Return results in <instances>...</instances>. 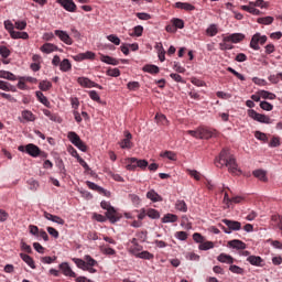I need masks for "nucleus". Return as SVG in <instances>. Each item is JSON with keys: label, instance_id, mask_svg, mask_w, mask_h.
Segmentation results:
<instances>
[{"label": "nucleus", "instance_id": "1", "mask_svg": "<svg viewBox=\"0 0 282 282\" xmlns=\"http://www.w3.org/2000/svg\"><path fill=\"white\" fill-rule=\"evenodd\" d=\"M216 166H226L231 175L241 173V171H239V165L237 164V159H235V155L230 154L228 149L221 150L218 159H216Z\"/></svg>", "mask_w": 282, "mask_h": 282}, {"label": "nucleus", "instance_id": "2", "mask_svg": "<svg viewBox=\"0 0 282 282\" xmlns=\"http://www.w3.org/2000/svg\"><path fill=\"white\" fill-rule=\"evenodd\" d=\"M223 224L226 225L227 227L219 224V228H221V230H224V232H226V235H230V232H232V230H241V223H239L237 220L223 219Z\"/></svg>", "mask_w": 282, "mask_h": 282}, {"label": "nucleus", "instance_id": "3", "mask_svg": "<svg viewBox=\"0 0 282 282\" xmlns=\"http://www.w3.org/2000/svg\"><path fill=\"white\" fill-rule=\"evenodd\" d=\"M129 164L126 166L127 171H135V169H147L149 166V161L147 160H138L135 158L128 159Z\"/></svg>", "mask_w": 282, "mask_h": 282}, {"label": "nucleus", "instance_id": "4", "mask_svg": "<svg viewBox=\"0 0 282 282\" xmlns=\"http://www.w3.org/2000/svg\"><path fill=\"white\" fill-rule=\"evenodd\" d=\"M248 116L249 118H252V120L261 122L262 124H272V119L269 116L261 115L257 112L254 109H249Z\"/></svg>", "mask_w": 282, "mask_h": 282}, {"label": "nucleus", "instance_id": "5", "mask_svg": "<svg viewBox=\"0 0 282 282\" xmlns=\"http://www.w3.org/2000/svg\"><path fill=\"white\" fill-rule=\"evenodd\" d=\"M268 41V36L262 35L261 33H256L252 37H251V42H250V47L251 50H254L256 52L261 50L260 45H265V42Z\"/></svg>", "mask_w": 282, "mask_h": 282}, {"label": "nucleus", "instance_id": "6", "mask_svg": "<svg viewBox=\"0 0 282 282\" xmlns=\"http://www.w3.org/2000/svg\"><path fill=\"white\" fill-rule=\"evenodd\" d=\"M54 34L55 36H58L59 41H62V43H65V45H73L74 40H72V36L67 34V31L55 30Z\"/></svg>", "mask_w": 282, "mask_h": 282}, {"label": "nucleus", "instance_id": "7", "mask_svg": "<svg viewBox=\"0 0 282 282\" xmlns=\"http://www.w3.org/2000/svg\"><path fill=\"white\" fill-rule=\"evenodd\" d=\"M198 134L199 140H210V138H215V135H217V130L200 127Z\"/></svg>", "mask_w": 282, "mask_h": 282}, {"label": "nucleus", "instance_id": "8", "mask_svg": "<svg viewBox=\"0 0 282 282\" xmlns=\"http://www.w3.org/2000/svg\"><path fill=\"white\" fill-rule=\"evenodd\" d=\"M57 3L66 10V12H76L77 8L74 0H57Z\"/></svg>", "mask_w": 282, "mask_h": 282}, {"label": "nucleus", "instance_id": "9", "mask_svg": "<svg viewBox=\"0 0 282 282\" xmlns=\"http://www.w3.org/2000/svg\"><path fill=\"white\" fill-rule=\"evenodd\" d=\"M133 135L129 131H124V139L119 142L121 149H132L133 148Z\"/></svg>", "mask_w": 282, "mask_h": 282}, {"label": "nucleus", "instance_id": "10", "mask_svg": "<svg viewBox=\"0 0 282 282\" xmlns=\"http://www.w3.org/2000/svg\"><path fill=\"white\" fill-rule=\"evenodd\" d=\"M74 61H77L80 63L82 61H94L96 58V53L88 51L86 53H79L75 56H73Z\"/></svg>", "mask_w": 282, "mask_h": 282}, {"label": "nucleus", "instance_id": "11", "mask_svg": "<svg viewBox=\"0 0 282 282\" xmlns=\"http://www.w3.org/2000/svg\"><path fill=\"white\" fill-rule=\"evenodd\" d=\"M106 217L109 219L110 224H116L117 221H120L122 216L116 210L115 207H112L106 212Z\"/></svg>", "mask_w": 282, "mask_h": 282}, {"label": "nucleus", "instance_id": "12", "mask_svg": "<svg viewBox=\"0 0 282 282\" xmlns=\"http://www.w3.org/2000/svg\"><path fill=\"white\" fill-rule=\"evenodd\" d=\"M25 152L31 155V158H39V155H41V148L36 144L29 143L25 145Z\"/></svg>", "mask_w": 282, "mask_h": 282}, {"label": "nucleus", "instance_id": "13", "mask_svg": "<svg viewBox=\"0 0 282 282\" xmlns=\"http://www.w3.org/2000/svg\"><path fill=\"white\" fill-rule=\"evenodd\" d=\"M86 185L88 186V188H90V191H96L100 195H105L106 197H109L110 195V193L107 189L102 188L101 186H98L94 182L87 181Z\"/></svg>", "mask_w": 282, "mask_h": 282}, {"label": "nucleus", "instance_id": "14", "mask_svg": "<svg viewBox=\"0 0 282 282\" xmlns=\"http://www.w3.org/2000/svg\"><path fill=\"white\" fill-rule=\"evenodd\" d=\"M59 269L62 270L65 276H70L73 279H76V272L72 270V268L67 262H63L62 264H59Z\"/></svg>", "mask_w": 282, "mask_h": 282}, {"label": "nucleus", "instance_id": "15", "mask_svg": "<svg viewBox=\"0 0 282 282\" xmlns=\"http://www.w3.org/2000/svg\"><path fill=\"white\" fill-rule=\"evenodd\" d=\"M44 217L48 221H53L54 224H58L59 226H65V220L61 218V216L52 215L47 212H44Z\"/></svg>", "mask_w": 282, "mask_h": 282}, {"label": "nucleus", "instance_id": "16", "mask_svg": "<svg viewBox=\"0 0 282 282\" xmlns=\"http://www.w3.org/2000/svg\"><path fill=\"white\" fill-rule=\"evenodd\" d=\"M246 39V35L241 33H234L229 36L224 37V41H229L230 43H241Z\"/></svg>", "mask_w": 282, "mask_h": 282}, {"label": "nucleus", "instance_id": "17", "mask_svg": "<svg viewBox=\"0 0 282 282\" xmlns=\"http://www.w3.org/2000/svg\"><path fill=\"white\" fill-rule=\"evenodd\" d=\"M99 61H101V63H106L107 65H120V59H116L105 54H100Z\"/></svg>", "mask_w": 282, "mask_h": 282}, {"label": "nucleus", "instance_id": "18", "mask_svg": "<svg viewBox=\"0 0 282 282\" xmlns=\"http://www.w3.org/2000/svg\"><path fill=\"white\" fill-rule=\"evenodd\" d=\"M229 248H234L235 250H246V242L234 239L231 241H228Z\"/></svg>", "mask_w": 282, "mask_h": 282}, {"label": "nucleus", "instance_id": "19", "mask_svg": "<svg viewBox=\"0 0 282 282\" xmlns=\"http://www.w3.org/2000/svg\"><path fill=\"white\" fill-rule=\"evenodd\" d=\"M40 50L44 54H52V52H58V46H56L53 43H45L44 45L41 46Z\"/></svg>", "mask_w": 282, "mask_h": 282}, {"label": "nucleus", "instance_id": "20", "mask_svg": "<svg viewBox=\"0 0 282 282\" xmlns=\"http://www.w3.org/2000/svg\"><path fill=\"white\" fill-rule=\"evenodd\" d=\"M147 198L150 199L151 202H163V198L160 194H158V192H155V189H150L147 193Z\"/></svg>", "mask_w": 282, "mask_h": 282}, {"label": "nucleus", "instance_id": "21", "mask_svg": "<svg viewBox=\"0 0 282 282\" xmlns=\"http://www.w3.org/2000/svg\"><path fill=\"white\" fill-rule=\"evenodd\" d=\"M20 258L24 263L29 265L32 270H36V264H34V259L25 253H20Z\"/></svg>", "mask_w": 282, "mask_h": 282}, {"label": "nucleus", "instance_id": "22", "mask_svg": "<svg viewBox=\"0 0 282 282\" xmlns=\"http://www.w3.org/2000/svg\"><path fill=\"white\" fill-rule=\"evenodd\" d=\"M77 83L80 85V87H86L88 89L94 87V82L87 77H78Z\"/></svg>", "mask_w": 282, "mask_h": 282}, {"label": "nucleus", "instance_id": "23", "mask_svg": "<svg viewBox=\"0 0 282 282\" xmlns=\"http://www.w3.org/2000/svg\"><path fill=\"white\" fill-rule=\"evenodd\" d=\"M217 260L220 262V263H228L229 265H232V263H235V258H232L231 256H228L226 253H220L218 257H217Z\"/></svg>", "mask_w": 282, "mask_h": 282}, {"label": "nucleus", "instance_id": "24", "mask_svg": "<svg viewBox=\"0 0 282 282\" xmlns=\"http://www.w3.org/2000/svg\"><path fill=\"white\" fill-rule=\"evenodd\" d=\"M43 113L44 116H46L47 118H50V120H52V122H63V119H61V117L56 113H52V111H50L48 109H43Z\"/></svg>", "mask_w": 282, "mask_h": 282}, {"label": "nucleus", "instance_id": "25", "mask_svg": "<svg viewBox=\"0 0 282 282\" xmlns=\"http://www.w3.org/2000/svg\"><path fill=\"white\" fill-rule=\"evenodd\" d=\"M175 8H178L180 10H186V12H193V10H195V6L188 2H176Z\"/></svg>", "mask_w": 282, "mask_h": 282}, {"label": "nucleus", "instance_id": "26", "mask_svg": "<svg viewBox=\"0 0 282 282\" xmlns=\"http://www.w3.org/2000/svg\"><path fill=\"white\" fill-rule=\"evenodd\" d=\"M247 261L251 263V265H257L258 268H261V263H263V259H261L259 256H249Z\"/></svg>", "mask_w": 282, "mask_h": 282}, {"label": "nucleus", "instance_id": "27", "mask_svg": "<svg viewBox=\"0 0 282 282\" xmlns=\"http://www.w3.org/2000/svg\"><path fill=\"white\" fill-rule=\"evenodd\" d=\"M21 116L23 120H25L26 122H34V120H36V116L33 115V112L30 110H23L21 112Z\"/></svg>", "mask_w": 282, "mask_h": 282}, {"label": "nucleus", "instance_id": "28", "mask_svg": "<svg viewBox=\"0 0 282 282\" xmlns=\"http://www.w3.org/2000/svg\"><path fill=\"white\" fill-rule=\"evenodd\" d=\"M219 34V26L217 24H210L206 29V35L207 36H217Z\"/></svg>", "mask_w": 282, "mask_h": 282}, {"label": "nucleus", "instance_id": "29", "mask_svg": "<svg viewBox=\"0 0 282 282\" xmlns=\"http://www.w3.org/2000/svg\"><path fill=\"white\" fill-rule=\"evenodd\" d=\"M35 96H36L39 102L44 105V107H50V100H47V97H45V95H43V93L41 90H37L35 93Z\"/></svg>", "mask_w": 282, "mask_h": 282}, {"label": "nucleus", "instance_id": "30", "mask_svg": "<svg viewBox=\"0 0 282 282\" xmlns=\"http://www.w3.org/2000/svg\"><path fill=\"white\" fill-rule=\"evenodd\" d=\"M253 177H257L260 182H268L267 173L263 170L253 171Z\"/></svg>", "mask_w": 282, "mask_h": 282}, {"label": "nucleus", "instance_id": "31", "mask_svg": "<svg viewBox=\"0 0 282 282\" xmlns=\"http://www.w3.org/2000/svg\"><path fill=\"white\" fill-rule=\"evenodd\" d=\"M257 23H259L260 25H272V23H274V18L273 17L258 18Z\"/></svg>", "mask_w": 282, "mask_h": 282}, {"label": "nucleus", "instance_id": "32", "mask_svg": "<svg viewBox=\"0 0 282 282\" xmlns=\"http://www.w3.org/2000/svg\"><path fill=\"white\" fill-rule=\"evenodd\" d=\"M143 72H147L148 74H160V67L156 65L148 64L143 66Z\"/></svg>", "mask_w": 282, "mask_h": 282}, {"label": "nucleus", "instance_id": "33", "mask_svg": "<svg viewBox=\"0 0 282 282\" xmlns=\"http://www.w3.org/2000/svg\"><path fill=\"white\" fill-rule=\"evenodd\" d=\"M163 224H175V221H177V215L175 214H166L163 218H162Z\"/></svg>", "mask_w": 282, "mask_h": 282}, {"label": "nucleus", "instance_id": "34", "mask_svg": "<svg viewBox=\"0 0 282 282\" xmlns=\"http://www.w3.org/2000/svg\"><path fill=\"white\" fill-rule=\"evenodd\" d=\"M67 138H68L69 142H72V144H74V147L76 144H78V142L80 141V137L74 131L68 132Z\"/></svg>", "mask_w": 282, "mask_h": 282}, {"label": "nucleus", "instance_id": "35", "mask_svg": "<svg viewBox=\"0 0 282 282\" xmlns=\"http://www.w3.org/2000/svg\"><path fill=\"white\" fill-rule=\"evenodd\" d=\"M175 208H176V210H180L181 213L188 212V206L186 205V202H184V200H176Z\"/></svg>", "mask_w": 282, "mask_h": 282}, {"label": "nucleus", "instance_id": "36", "mask_svg": "<svg viewBox=\"0 0 282 282\" xmlns=\"http://www.w3.org/2000/svg\"><path fill=\"white\" fill-rule=\"evenodd\" d=\"M59 69L61 72H69L72 69V63L69 59L65 58L59 63Z\"/></svg>", "mask_w": 282, "mask_h": 282}, {"label": "nucleus", "instance_id": "37", "mask_svg": "<svg viewBox=\"0 0 282 282\" xmlns=\"http://www.w3.org/2000/svg\"><path fill=\"white\" fill-rule=\"evenodd\" d=\"M0 78H6V80H17V75L8 70H0Z\"/></svg>", "mask_w": 282, "mask_h": 282}, {"label": "nucleus", "instance_id": "38", "mask_svg": "<svg viewBox=\"0 0 282 282\" xmlns=\"http://www.w3.org/2000/svg\"><path fill=\"white\" fill-rule=\"evenodd\" d=\"M147 216L150 217V219H160V212H158L154 208L145 209Z\"/></svg>", "mask_w": 282, "mask_h": 282}, {"label": "nucleus", "instance_id": "39", "mask_svg": "<svg viewBox=\"0 0 282 282\" xmlns=\"http://www.w3.org/2000/svg\"><path fill=\"white\" fill-rule=\"evenodd\" d=\"M260 97L264 98V100H274V98H276V95L267 90H261Z\"/></svg>", "mask_w": 282, "mask_h": 282}, {"label": "nucleus", "instance_id": "40", "mask_svg": "<svg viewBox=\"0 0 282 282\" xmlns=\"http://www.w3.org/2000/svg\"><path fill=\"white\" fill-rule=\"evenodd\" d=\"M73 261L77 265V268H79L80 270L87 269V262L85 260L79 258H74Z\"/></svg>", "mask_w": 282, "mask_h": 282}, {"label": "nucleus", "instance_id": "41", "mask_svg": "<svg viewBox=\"0 0 282 282\" xmlns=\"http://www.w3.org/2000/svg\"><path fill=\"white\" fill-rule=\"evenodd\" d=\"M172 23L176 30H184V20L174 18L172 19Z\"/></svg>", "mask_w": 282, "mask_h": 282}, {"label": "nucleus", "instance_id": "42", "mask_svg": "<svg viewBox=\"0 0 282 282\" xmlns=\"http://www.w3.org/2000/svg\"><path fill=\"white\" fill-rule=\"evenodd\" d=\"M52 87L51 82L47 80H42L39 84V89H41V91H50V88Z\"/></svg>", "mask_w": 282, "mask_h": 282}, {"label": "nucleus", "instance_id": "43", "mask_svg": "<svg viewBox=\"0 0 282 282\" xmlns=\"http://www.w3.org/2000/svg\"><path fill=\"white\" fill-rule=\"evenodd\" d=\"M198 248L199 250H212V248H215V243L213 241H203Z\"/></svg>", "mask_w": 282, "mask_h": 282}, {"label": "nucleus", "instance_id": "44", "mask_svg": "<svg viewBox=\"0 0 282 282\" xmlns=\"http://www.w3.org/2000/svg\"><path fill=\"white\" fill-rule=\"evenodd\" d=\"M100 252H102V254L113 257V254H116V249L111 247H100Z\"/></svg>", "mask_w": 282, "mask_h": 282}, {"label": "nucleus", "instance_id": "45", "mask_svg": "<svg viewBox=\"0 0 282 282\" xmlns=\"http://www.w3.org/2000/svg\"><path fill=\"white\" fill-rule=\"evenodd\" d=\"M138 259H145L148 261H151V259H153V253L149 252V251H142L140 253L137 254Z\"/></svg>", "mask_w": 282, "mask_h": 282}, {"label": "nucleus", "instance_id": "46", "mask_svg": "<svg viewBox=\"0 0 282 282\" xmlns=\"http://www.w3.org/2000/svg\"><path fill=\"white\" fill-rule=\"evenodd\" d=\"M127 89H129V91H138V89H140V83L139 82H130L127 84Z\"/></svg>", "mask_w": 282, "mask_h": 282}, {"label": "nucleus", "instance_id": "47", "mask_svg": "<svg viewBox=\"0 0 282 282\" xmlns=\"http://www.w3.org/2000/svg\"><path fill=\"white\" fill-rule=\"evenodd\" d=\"M107 76H111L112 78H118L120 76V69L119 68H109L106 72Z\"/></svg>", "mask_w": 282, "mask_h": 282}, {"label": "nucleus", "instance_id": "48", "mask_svg": "<svg viewBox=\"0 0 282 282\" xmlns=\"http://www.w3.org/2000/svg\"><path fill=\"white\" fill-rule=\"evenodd\" d=\"M188 175H191V177H194V180H196L197 182H199V180H202V173H199L197 170H187Z\"/></svg>", "mask_w": 282, "mask_h": 282}, {"label": "nucleus", "instance_id": "49", "mask_svg": "<svg viewBox=\"0 0 282 282\" xmlns=\"http://www.w3.org/2000/svg\"><path fill=\"white\" fill-rule=\"evenodd\" d=\"M227 72H229L230 74H234V76H236V78H238L239 80H246V77L241 73L235 70V68L232 67H228Z\"/></svg>", "mask_w": 282, "mask_h": 282}, {"label": "nucleus", "instance_id": "50", "mask_svg": "<svg viewBox=\"0 0 282 282\" xmlns=\"http://www.w3.org/2000/svg\"><path fill=\"white\" fill-rule=\"evenodd\" d=\"M230 272H232L234 274H243V269L237 264H231L229 267Z\"/></svg>", "mask_w": 282, "mask_h": 282}, {"label": "nucleus", "instance_id": "51", "mask_svg": "<svg viewBox=\"0 0 282 282\" xmlns=\"http://www.w3.org/2000/svg\"><path fill=\"white\" fill-rule=\"evenodd\" d=\"M144 28L142 25H137L133 28V34H130V36H142Z\"/></svg>", "mask_w": 282, "mask_h": 282}, {"label": "nucleus", "instance_id": "52", "mask_svg": "<svg viewBox=\"0 0 282 282\" xmlns=\"http://www.w3.org/2000/svg\"><path fill=\"white\" fill-rule=\"evenodd\" d=\"M155 120H156L158 124H166V122H169V120H166V116H164L162 113H156Z\"/></svg>", "mask_w": 282, "mask_h": 282}, {"label": "nucleus", "instance_id": "53", "mask_svg": "<svg viewBox=\"0 0 282 282\" xmlns=\"http://www.w3.org/2000/svg\"><path fill=\"white\" fill-rule=\"evenodd\" d=\"M254 138H257V140H260L261 142H268V135L261 131H256Z\"/></svg>", "mask_w": 282, "mask_h": 282}, {"label": "nucleus", "instance_id": "54", "mask_svg": "<svg viewBox=\"0 0 282 282\" xmlns=\"http://www.w3.org/2000/svg\"><path fill=\"white\" fill-rule=\"evenodd\" d=\"M230 41H224L221 43H219V50H221L223 52L226 50H232V44H229Z\"/></svg>", "mask_w": 282, "mask_h": 282}, {"label": "nucleus", "instance_id": "55", "mask_svg": "<svg viewBox=\"0 0 282 282\" xmlns=\"http://www.w3.org/2000/svg\"><path fill=\"white\" fill-rule=\"evenodd\" d=\"M85 262L87 267L98 265V261H96L91 256H85Z\"/></svg>", "mask_w": 282, "mask_h": 282}, {"label": "nucleus", "instance_id": "56", "mask_svg": "<svg viewBox=\"0 0 282 282\" xmlns=\"http://www.w3.org/2000/svg\"><path fill=\"white\" fill-rule=\"evenodd\" d=\"M260 107L264 110V111H272V109H274V106L268 101H261L260 102Z\"/></svg>", "mask_w": 282, "mask_h": 282}, {"label": "nucleus", "instance_id": "57", "mask_svg": "<svg viewBox=\"0 0 282 282\" xmlns=\"http://www.w3.org/2000/svg\"><path fill=\"white\" fill-rule=\"evenodd\" d=\"M175 237L176 239H180V241H186V239H188V234H186V231H176Z\"/></svg>", "mask_w": 282, "mask_h": 282}, {"label": "nucleus", "instance_id": "58", "mask_svg": "<svg viewBox=\"0 0 282 282\" xmlns=\"http://www.w3.org/2000/svg\"><path fill=\"white\" fill-rule=\"evenodd\" d=\"M26 28H28V22H25V21H17L14 23L15 30H25Z\"/></svg>", "mask_w": 282, "mask_h": 282}, {"label": "nucleus", "instance_id": "59", "mask_svg": "<svg viewBox=\"0 0 282 282\" xmlns=\"http://www.w3.org/2000/svg\"><path fill=\"white\" fill-rule=\"evenodd\" d=\"M4 30H8L9 34L14 31V24L10 20L4 21Z\"/></svg>", "mask_w": 282, "mask_h": 282}, {"label": "nucleus", "instance_id": "60", "mask_svg": "<svg viewBox=\"0 0 282 282\" xmlns=\"http://www.w3.org/2000/svg\"><path fill=\"white\" fill-rule=\"evenodd\" d=\"M88 95H89V98H91V100H95V102H100V96L96 90H89Z\"/></svg>", "mask_w": 282, "mask_h": 282}, {"label": "nucleus", "instance_id": "61", "mask_svg": "<svg viewBox=\"0 0 282 282\" xmlns=\"http://www.w3.org/2000/svg\"><path fill=\"white\" fill-rule=\"evenodd\" d=\"M108 41H110V43H113V45H120V37H118L115 34H110L107 36Z\"/></svg>", "mask_w": 282, "mask_h": 282}, {"label": "nucleus", "instance_id": "62", "mask_svg": "<svg viewBox=\"0 0 282 282\" xmlns=\"http://www.w3.org/2000/svg\"><path fill=\"white\" fill-rule=\"evenodd\" d=\"M252 83H254V85H259L260 87H265V85H268V82H265V79H261L259 77H253Z\"/></svg>", "mask_w": 282, "mask_h": 282}, {"label": "nucleus", "instance_id": "63", "mask_svg": "<svg viewBox=\"0 0 282 282\" xmlns=\"http://www.w3.org/2000/svg\"><path fill=\"white\" fill-rule=\"evenodd\" d=\"M0 55L2 58H8L10 56V48H7L6 46H0Z\"/></svg>", "mask_w": 282, "mask_h": 282}, {"label": "nucleus", "instance_id": "64", "mask_svg": "<svg viewBox=\"0 0 282 282\" xmlns=\"http://www.w3.org/2000/svg\"><path fill=\"white\" fill-rule=\"evenodd\" d=\"M142 250V246L138 245V246H132L130 248V252L132 254H134V257H138V254H140V251Z\"/></svg>", "mask_w": 282, "mask_h": 282}]
</instances>
